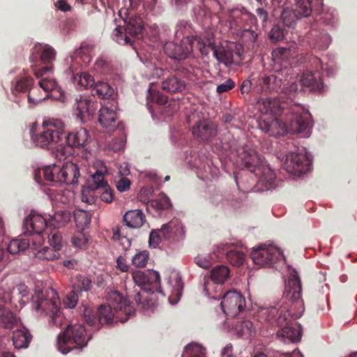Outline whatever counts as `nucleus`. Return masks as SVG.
Here are the masks:
<instances>
[{"label": "nucleus", "instance_id": "393cba45", "mask_svg": "<svg viewBox=\"0 0 357 357\" xmlns=\"http://www.w3.org/2000/svg\"><path fill=\"white\" fill-rule=\"evenodd\" d=\"M129 3V8L137 10L141 15H156L161 13L162 9L157 5V0H144L142 6H140L141 0H128L125 1V6Z\"/></svg>", "mask_w": 357, "mask_h": 357}, {"label": "nucleus", "instance_id": "dca6fc26", "mask_svg": "<svg viewBox=\"0 0 357 357\" xmlns=\"http://www.w3.org/2000/svg\"><path fill=\"white\" fill-rule=\"evenodd\" d=\"M90 135L85 128L70 132L66 137L67 146L63 147L59 153L66 158L73 154V148L85 146L89 142Z\"/></svg>", "mask_w": 357, "mask_h": 357}, {"label": "nucleus", "instance_id": "f704fd0d", "mask_svg": "<svg viewBox=\"0 0 357 357\" xmlns=\"http://www.w3.org/2000/svg\"><path fill=\"white\" fill-rule=\"evenodd\" d=\"M165 239L170 237L172 234H182L183 226L178 219H173L168 223L162 225L161 228L156 229Z\"/></svg>", "mask_w": 357, "mask_h": 357}, {"label": "nucleus", "instance_id": "4468645a", "mask_svg": "<svg viewBox=\"0 0 357 357\" xmlns=\"http://www.w3.org/2000/svg\"><path fill=\"white\" fill-rule=\"evenodd\" d=\"M222 298L221 307L225 314L230 317H236L245 305V298L240 292L236 291H227L223 296L219 294Z\"/></svg>", "mask_w": 357, "mask_h": 357}, {"label": "nucleus", "instance_id": "20e7f679", "mask_svg": "<svg viewBox=\"0 0 357 357\" xmlns=\"http://www.w3.org/2000/svg\"><path fill=\"white\" fill-rule=\"evenodd\" d=\"M32 305L36 311L50 316V324L56 326L61 324L63 318L60 313V301L54 289L36 291L32 296Z\"/></svg>", "mask_w": 357, "mask_h": 357}, {"label": "nucleus", "instance_id": "a19ab883", "mask_svg": "<svg viewBox=\"0 0 357 357\" xmlns=\"http://www.w3.org/2000/svg\"><path fill=\"white\" fill-rule=\"evenodd\" d=\"M31 239L24 237H18L10 241L8 245V251L11 255H17L26 250L29 246Z\"/></svg>", "mask_w": 357, "mask_h": 357}, {"label": "nucleus", "instance_id": "a18cd8bd", "mask_svg": "<svg viewBox=\"0 0 357 357\" xmlns=\"http://www.w3.org/2000/svg\"><path fill=\"white\" fill-rule=\"evenodd\" d=\"M112 37L114 41L120 45H132V36L127 33L123 26H117L114 30Z\"/></svg>", "mask_w": 357, "mask_h": 357}, {"label": "nucleus", "instance_id": "49530a36", "mask_svg": "<svg viewBox=\"0 0 357 357\" xmlns=\"http://www.w3.org/2000/svg\"><path fill=\"white\" fill-rule=\"evenodd\" d=\"M294 9L300 20L309 17L312 11V2L310 0H301L294 2Z\"/></svg>", "mask_w": 357, "mask_h": 357}, {"label": "nucleus", "instance_id": "6e6552de", "mask_svg": "<svg viewBox=\"0 0 357 357\" xmlns=\"http://www.w3.org/2000/svg\"><path fill=\"white\" fill-rule=\"evenodd\" d=\"M44 178L50 182L75 184L77 183L79 171L76 164L66 162L62 167L53 164L43 169Z\"/></svg>", "mask_w": 357, "mask_h": 357}, {"label": "nucleus", "instance_id": "de8ad7c7", "mask_svg": "<svg viewBox=\"0 0 357 357\" xmlns=\"http://www.w3.org/2000/svg\"><path fill=\"white\" fill-rule=\"evenodd\" d=\"M181 357H206L205 349L195 342L186 345Z\"/></svg>", "mask_w": 357, "mask_h": 357}, {"label": "nucleus", "instance_id": "bb28decb", "mask_svg": "<svg viewBox=\"0 0 357 357\" xmlns=\"http://www.w3.org/2000/svg\"><path fill=\"white\" fill-rule=\"evenodd\" d=\"M92 47L89 45L82 44L79 48L76 50L70 57L72 63L70 65L68 70L73 74L75 73L81 66L80 61L85 64L89 63L91 61L90 53Z\"/></svg>", "mask_w": 357, "mask_h": 357}, {"label": "nucleus", "instance_id": "5fc2aeb1", "mask_svg": "<svg viewBox=\"0 0 357 357\" xmlns=\"http://www.w3.org/2000/svg\"><path fill=\"white\" fill-rule=\"evenodd\" d=\"M54 199L64 205H70L75 200V194L72 190H59L54 195Z\"/></svg>", "mask_w": 357, "mask_h": 357}, {"label": "nucleus", "instance_id": "774afa93", "mask_svg": "<svg viewBox=\"0 0 357 357\" xmlns=\"http://www.w3.org/2000/svg\"><path fill=\"white\" fill-rule=\"evenodd\" d=\"M15 300L13 291H10L9 289H6L3 287L0 288V303L5 305L8 303H13Z\"/></svg>", "mask_w": 357, "mask_h": 357}, {"label": "nucleus", "instance_id": "1a4fd4ad", "mask_svg": "<svg viewBox=\"0 0 357 357\" xmlns=\"http://www.w3.org/2000/svg\"><path fill=\"white\" fill-rule=\"evenodd\" d=\"M63 123L58 120L50 119L43 123V131L40 134L32 136V139L37 146L41 148H52L61 139V129Z\"/></svg>", "mask_w": 357, "mask_h": 357}, {"label": "nucleus", "instance_id": "4d7b16f0", "mask_svg": "<svg viewBox=\"0 0 357 357\" xmlns=\"http://www.w3.org/2000/svg\"><path fill=\"white\" fill-rule=\"evenodd\" d=\"M227 261L235 266H241L245 261L244 254L238 250H231L226 253Z\"/></svg>", "mask_w": 357, "mask_h": 357}, {"label": "nucleus", "instance_id": "3c124183", "mask_svg": "<svg viewBox=\"0 0 357 357\" xmlns=\"http://www.w3.org/2000/svg\"><path fill=\"white\" fill-rule=\"evenodd\" d=\"M239 32L245 42L255 43L258 36L257 24H250L248 26H244L243 29L239 30Z\"/></svg>", "mask_w": 357, "mask_h": 357}, {"label": "nucleus", "instance_id": "7ed1b4c3", "mask_svg": "<svg viewBox=\"0 0 357 357\" xmlns=\"http://www.w3.org/2000/svg\"><path fill=\"white\" fill-rule=\"evenodd\" d=\"M109 305H101L98 310V323L101 325L110 324L113 322L114 314L121 312L125 314V318H120L118 316L116 319L121 323L126 322L128 318L134 314L135 309L126 298H124L118 291H112L109 294Z\"/></svg>", "mask_w": 357, "mask_h": 357}, {"label": "nucleus", "instance_id": "052dcab7", "mask_svg": "<svg viewBox=\"0 0 357 357\" xmlns=\"http://www.w3.org/2000/svg\"><path fill=\"white\" fill-rule=\"evenodd\" d=\"M331 38L327 33H322L318 38L315 39L314 47L319 50H324L328 47Z\"/></svg>", "mask_w": 357, "mask_h": 357}, {"label": "nucleus", "instance_id": "0eeeda50", "mask_svg": "<svg viewBox=\"0 0 357 357\" xmlns=\"http://www.w3.org/2000/svg\"><path fill=\"white\" fill-rule=\"evenodd\" d=\"M206 48L204 39L199 36L185 37L179 43L167 42L164 45L165 53L169 57L178 60L188 57L195 49H197L201 54H206Z\"/></svg>", "mask_w": 357, "mask_h": 357}, {"label": "nucleus", "instance_id": "6e6d98bb", "mask_svg": "<svg viewBox=\"0 0 357 357\" xmlns=\"http://www.w3.org/2000/svg\"><path fill=\"white\" fill-rule=\"evenodd\" d=\"M169 284L172 288L173 293L178 296H181L183 284L178 273H173L169 278Z\"/></svg>", "mask_w": 357, "mask_h": 357}, {"label": "nucleus", "instance_id": "c03bdc74", "mask_svg": "<svg viewBox=\"0 0 357 357\" xmlns=\"http://www.w3.org/2000/svg\"><path fill=\"white\" fill-rule=\"evenodd\" d=\"M237 335L244 339L250 337L255 333L253 324L249 320L238 321L235 326Z\"/></svg>", "mask_w": 357, "mask_h": 357}, {"label": "nucleus", "instance_id": "c756f323", "mask_svg": "<svg viewBox=\"0 0 357 357\" xmlns=\"http://www.w3.org/2000/svg\"><path fill=\"white\" fill-rule=\"evenodd\" d=\"M132 275L135 283L141 287L148 284H158L160 280L158 272L153 270H137L133 271Z\"/></svg>", "mask_w": 357, "mask_h": 357}, {"label": "nucleus", "instance_id": "603ef678", "mask_svg": "<svg viewBox=\"0 0 357 357\" xmlns=\"http://www.w3.org/2000/svg\"><path fill=\"white\" fill-rule=\"evenodd\" d=\"M74 218L78 228L84 229L91 222V215L89 212L77 209L74 211Z\"/></svg>", "mask_w": 357, "mask_h": 357}, {"label": "nucleus", "instance_id": "13d9d810", "mask_svg": "<svg viewBox=\"0 0 357 357\" xmlns=\"http://www.w3.org/2000/svg\"><path fill=\"white\" fill-rule=\"evenodd\" d=\"M80 311L84 321L90 326H95L97 319L94 315V310L86 305L82 304Z\"/></svg>", "mask_w": 357, "mask_h": 357}, {"label": "nucleus", "instance_id": "e433bc0d", "mask_svg": "<svg viewBox=\"0 0 357 357\" xmlns=\"http://www.w3.org/2000/svg\"><path fill=\"white\" fill-rule=\"evenodd\" d=\"M126 225L130 228H139L145 221V216L140 210L129 211L123 216Z\"/></svg>", "mask_w": 357, "mask_h": 357}, {"label": "nucleus", "instance_id": "09e8293b", "mask_svg": "<svg viewBox=\"0 0 357 357\" xmlns=\"http://www.w3.org/2000/svg\"><path fill=\"white\" fill-rule=\"evenodd\" d=\"M33 84V79L31 77H26L17 79L14 87L12 88V93L17 96V93H26L29 91Z\"/></svg>", "mask_w": 357, "mask_h": 357}, {"label": "nucleus", "instance_id": "a878e982", "mask_svg": "<svg viewBox=\"0 0 357 357\" xmlns=\"http://www.w3.org/2000/svg\"><path fill=\"white\" fill-rule=\"evenodd\" d=\"M92 47L89 45L82 44L79 48L76 50L70 57L72 63L70 65L68 70L73 74L75 73L81 66L80 61L85 64L89 63L91 61L90 53Z\"/></svg>", "mask_w": 357, "mask_h": 357}, {"label": "nucleus", "instance_id": "58836bf2", "mask_svg": "<svg viewBox=\"0 0 357 357\" xmlns=\"http://www.w3.org/2000/svg\"><path fill=\"white\" fill-rule=\"evenodd\" d=\"M278 336L284 342H296L300 341L301 338V332L299 328H295L287 325L282 328L278 332Z\"/></svg>", "mask_w": 357, "mask_h": 357}, {"label": "nucleus", "instance_id": "f3484780", "mask_svg": "<svg viewBox=\"0 0 357 357\" xmlns=\"http://www.w3.org/2000/svg\"><path fill=\"white\" fill-rule=\"evenodd\" d=\"M236 151L241 165L251 172L255 173L264 162L258 153L248 145L238 148Z\"/></svg>", "mask_w": 357, "mask_h": 357}, {"label": "nucleus", "instance_id": "9d476101", "mask_svg": "<svg viewBox=\"0 0 357 357\" xmlns=\"http://www.w3.org/2000/svg\"><path fill=\"white\" fill-rule=\"evenodd\" d=\"M284 74L281 72H275L273 70L272 73L270 74H261L255 79V83L254 86V93L259 95H266L272 93H278L282 85L285 84L282 83ZM295 82L294 77H291L288 80V83L286 84L287 86H289L291 82Z\"/></svg>", "mask_w": 357, "mask_h": 357}, {"label": "nucleus", "instance_id": "2f4dec72", "mask_svg": "<svg viewBox=\"0 0 357 357\" xmlns=\"http://www.w3.org/2000/svg\"><path fill=\"white\" fill-rule=\"evenodd\" d=\"M124 29L130 36H137L142 33L144 29V23L140 17L136 16L135 15L129 13L128 17L123 19Z\"/></svg>", "mask_w": 357, "mask_h": 357}, {"label": "nucleus", "instance_id": "79ce46f5", "mask_svg": "<svg viewBox=\"0 0 357 357\" xmlns=\"http://www.w3.org/2000/svg\"><path fill=\"white\" fill-rule=\"evenodd\" d=\"M34 51L36 52H40V59L43 63H50L55 59L56 52L48 45H36L34 47Z\"/></svg>", "mask_w": 357, "mask_h": 357}, {"label": "nucleus", "instance_id": "c9c22d12", "mask_svg": "<svg viewBox=\"0 0 357 357\" xmlns=\"http://www.w3.org/2000/svg\"><path fill=\"white\" fill-rule=\"evenodd\" d=\"M31 337H32L29 331L25 328L15 331L12 336V340L15 348H27L31 340Z\"/></svg>", "mask_w": 357, "mask_h": 357}, {"label": "nucleus", "instance_id": "864d4df0", "mask_svg": "<svg viewBox=\"0 0 357 357\" xmlns=\"http://www.w3.org/2000/svg\"><path fill=\"white\" fill-rule=\"evenodd\" d=\"M91 281L86 277L78 275L75 278V282L73 285L74 292H79V294L82 291H87L91 288Z\"/></svg>", "mask_w": 357, "mask_h": 357}, {"label": "nucleus", "instance_id": "7c9ffc66", "mask_svg": "<svg viewBox=\"0 0 357 357\" xmlns=\"http://www.w3.org/2000/svg\"><path fill=\"white\" fill-rule=\"evenodd\" d=\"M186 82L176 75H169L164 78L161 83V88L163 91L170 93H183L186 90Z\"/></svg>", "mask_w": 357, "mask_h": 357}, {"label": "nucleus", "instance_id": "ddd939ff", "mask_svg": "<svg viewBox=\"0 0 357 357\" xmlns=\"http://www.w3.org/2000/svg\"><path fill=\"white\" fill-rule=\"evenodd\" d=\"M230 271L227 266L224 265L217 266L213 268L210 274L211 281H205L204 284V291L205 294L213 299H218L220 295H218L217 287L213 288L214 284L221 285L229 278Z\"/></svg>", "mask_w": 357, "mask_h": 357}, {"label": "nucleus", "instance_id": "aec40b11", "mask_svg": "<svg viewBox=\"0 0 357 357\" xmlns=\"http://www.w3.org/2000/svg\"><path fill=\"white\" fill-rule=\"evenodd\" d=\"M47 225L49 222L46 218L40 214L31 212L24 221L23 232L26 235L40 236Z\"/></svg>", "mask_w": 357, "mask_h": 357}, {"label": "nucleus", "instance_id": "b1692460", "mask_svg": "<svg viewBox=\"0 0 357 357\" xmlns=\"http://www.w3.org/2000/svg\"><path fill=\"white\" fill-rule=\"evenodd\" d=\"M204 44L206 46L207 51L206 54H202V55L207 56L210 51H213V56L215 59L226 66H229L233 63V53L229 50L223 47H217L214 45L212 37L208 36L206 40H204Z\"/></svg>", "mask_w": 357, "mask_h": 357}, {"label": "nucleus", "instance_id": "c85d7f7f", "mask_svg": "<svg viewBox=\"0 0 357 357\" xmlns=\"http://www.w3.org/2000/svg\"><path fill=\"white\" fill-rule=\"evenodd\" d=\"M43 239L41 236H36L35 238L31 239V246L36 250L35 257L40 260L52 261L59 257V253L53 248L47 246L40 248Z\"/></svg>", "mask_w": 357, "mask_h": 357}, {"label": "nucleus", "instance_id": "473e14b6", "mask_svg": "<svg viewBox=\"0 0 357 357\" xmlns=\"http://www.w3.org/2000/svg\"><path fill=\"white\" fill-rule=\"evenodd\" d=\"M172 208L169 198L164 193L160 194L157 199L146 202V210L149 213H158Z\"/></svg>", "mask_w": 357, "mask_h": 357}, {"label": "nucleus", "instance_id": "f257e3e1", "mask_svg": "<svg viewBox=\"0 0 357 357\" xmlns=\"http://www.w3.org/2000/svg\"><path fill=\"white\" fill-rule=\"evenodd\" d=\"M304 312L301 299V284L297 272L292 270L285 286L282 298L276 306L262 308L259 312L261 321L276 323L282 328L289 325V317L298 319Z\"/></svg>", "mask_w": 357, "mask_h": 357}, {"label": "nucleus", "instance_id": "0e129e2a", "mask_svg": "<svg viewBox=\"0 0 357 357\" xmlns=\"http://www.w3.org/2000/svg\"><path fill=\"white\" fill-rule=\"evenodd\" d=\"M71 241L75 247L83 248L86 245L88 238L83 232L77 231L75 233Z\"/></svg>", "mask_w": 357, "mask_h": 357}, {"label": "nucleus", "instance_id": "a211bd4d", "mask_svg": "<svg viewBox=\"0 0 357 357\" xmlns=\"http://www.w3.org/2000/svg\"><path fill=\"white\" fill-rule=\"evenodd\" d=\"M256 17L245 10L244 8H235L231 10L228 18V26L230 29L238 31L244 26L256 24Z\"/></svg>", "mask_w": 357, "mask_h": 357}, {"label": "nucleus", "instance_id": "4c0bfd02", "mask_svg": "<svg viewBox=\"0 0 357 357\" xmlns=\"http://www.w3.org/2000/svg\"><path fill=\"white\" fill-rule=\"evenodd\" d=\"M17 322L18 319L14 313L0 303V326L5 328H12Z\"/></svg>", "mask_w": 357, "mask_h": 357}, {"label": "nucleus", "instance_id": "2eb2a0df", "mask_svg": "<svg viewBox=\"0 0 357 357\" xmlns=\"http://www.w3.org/2000/svg\"><path fill=\"white\" fill-rule=\"evenodd\" d=\"M97 109L96 102L88 97L79 96L75 98L73 112L80 122L86 123L93 119Z\"/></svg>", "mask_w": 357, "mask_h": 357}, {"label": "nucleus", "instance_id": "f8f14e48", "mask_svg": "<svg viewBox=\"0 0 357 357\" xmlns=\"http://www.w3.org/2000/svg\"><path fill=\"white\" fill-rule=\"evenodd\" d=\"M251 257L256 265L264 266H271L284 257L281 250L275 245L264 244L254 248Z\"/></svg>", "mask_w": 357, "mask_h": 357}, {"label": "nucleus", "instance_id": "4be33fe9", "mask_svg": "<svg viewBox=\"0 0 357 357\" xmlns=\"http://www.w3.org/2000/svg\"><path fill=\"white\" fill-rule=\"evenodd\" d=\"M193 136L200 141L211 140L217 134V126L212 121L204 119L197 121L192 128Z\"/></svg>", "mask_w": 357, "mask_h": 357}, {"label": "nucleus", "instance_id": "37998d69", "mask_svg": "<svg viewBox=\"0 0 357 357\" xmlns=\"http://www.w3.org/2000/svg\"><path fill=\"white\" fill-rule=\"evenodd\" d=\"M91 92L93 96L103 99H109L114 95V91L107 83L99 82L95 84Z\"/></svg>", "mask_w": 357, "mask_h": 357}, {"label": "nucleus", "instance_id": "680f3d73", "mask_svg": "<svg viewBox=\"0 0 357 357\" xmlns=\"http://www.w3.org/2000/svg\"><path fill=\"white\" fill-rule=\"evenodd\" d=\"M149 258V253L147 251H142L137 253L132 259L133 265L137 267L145 266Z\"/></svg>", "mask_w": 357, "mask_h": 357}, {"label": "nucleus", "instance_id": "ea45409f", "mask_svg": "<svg viewBox=\"0 0 357 357\" xmlns=\"http://www.w3.org/2000/svg\"><path fill=\"white\" fill-rule=\"evenodd\" d=\"M71 220V214L68 211L55 212L48 220L49 226L59 228L66 226Z\"/></svg>", "mask_w": 357, "mask_h": 357}, {"label": "nucleus", "instance_id": "6ab92c4d", "mask_svg": "<svg viewBox=\"0 0 357 357\" xmlns=\"http://www.w3.org/2000/svg\"><path fill=\"white\" fill-rule=\"evenodd\" d=\"M280 3H272L274 11L280 12V22L289 28L295 27L297 22L300 20L294 10L290 0H279Z\"/></svg>", "mask_w": 357, "mask_h": 357}, {"label": "nucleus", "instance_id": "f03ea898", "mask_svg": "<svg viewBox=\"0 0 357 357\" xmlns=\"http://www.w3.org/2000/svg\"><path fill=\"white\" fill-rule=\"evenodd\" d=\"M291 114H287L285 121L282 123L275 117H268L259 123L261 130L271 136L284 135L287 132L300 133L310 126L309 114L301 105L291 107Z\"/></svg>", "mask_w": 357, "mask_h": 357}, {"label": "nucleus", "instance_id": "cd10ccee", "mask_svg": "<svg viewBox=\"0 0 357 357\" xmlns=\"http://www.w3.org/2000/svg\"><path fill=\"white\" fill-rule=\"evenodd\" d=\"M255 174L259 178L258 183L264 186L265 190H271L275 187V174L265 161L257 169Z\"/></svg>", "mask_w": 357, "mask_h": 357}, {"label": "nucleus", "instance_id": "412c9836", "mask_svg": "<svg viewBox=\"0 0 357 357\" xmlns=\"http://www.w3.org/2000/svg\"><path fill=\"white\" fill-rule=\"evenodd\" d=\"M313 63L316 66V70L304 73L301 82L304 86L309 87L311 91H321L323 83L319 69H323V64L318 58L314 59Z\"/></svg>", "mask_w": 357, "mask_h": 357}, {"label": "nucleus", "instance_id": "9b49d317", "mask_svg": "<svg viewBox=\"0 0 357 357\" xmlns=\"http://www.w3.org/2000/svg\"><path fill=\"white\" fill-rule=\"evenodd\" d=\"M311 163V155L307 152L305 148L302 147L286 155L283 167L288 173L299 176L310 169Z\"/></svg>", "mask_w": 357, "mask_h": 357}, {"label": "nucleus", "instance_id": "8fccbe9b", "mask_svg": "<svg viewBox=\"0 0 357 357\" xmlns=\"http://www.w3.org/2000/svg\"><path fill=\"white\" fill-rule=\"evenodd\" d=\"M70 73L73 75V79L75 82L84 89L93 88L95 85L93 77L86 73H82L80 75L77 73L76 75L73 74L70 71Z\"/></svg>", "mask_w": 357, "mask_h": 357}, {"label": "nucleus", "instance_id": "bf43d9fd", "mask_svg": "<svg viewBox=\"0 0 357 357\" xmlns=\"http://www.w3.org/2000/svg\"><path fill=\"white\" fill-rule=\"evenodd\" d=\"M50 245L58 252L63 246V238L61 234L57 231H52L48 236Z\"/></svg>", "mask_w": 357, "mask_h": 357}, {"label": "nucleus", "instance_id": "72a5a7b5", "mask_svg": "<svg viewBox=\"0 0 357 357\" xmlns=\"http://www.w3.org/2000/svg\"><path fill=\"white\" fill-rule=\"evenodd\" d=\"M116 117L114 109L105 106L102 107L99 111L98 121L104 128H114Z\"/></svg>", "mask_w": 357, "mask_h": 357}, {"label": "nucleus", "instance_id": "423d86ee", "mask_svg": "<svg viewBox=\"0 0 357 357\" xmlns=\"http://www.w3.org/2000/svg\"><path fill=\"white\" fill-rule=\"evenodd\" d=\"M91 338V335L87 334L83 325H70L58 337L57 347L62 354H66L75 349H82Z\"/></svg>", "mask_w": 357, "mask_h": 357}, {"label": "nucleus", "instance_id": "338daca9", "mask_svg": "<svg viewBox=\"0 0 357 357\" xmlns=\"http://www.w3.org/2000/svg\"><path fill=\"white\" fill-rule=\"evenodd\" d=\"M39 85L45 92L48 93L56 89L57 83L52 78L43 77L39 82Z\"/></svg>", "mask_w": 357, "mask_h": 357}, {"label": "nucleus", "instance_id": "39448f33", "mask_svg": "<svg viewBox=\"0 0 357 357\" xmlns=\"http://www.w3.org/2000/svg\"><path fill=\"white\" fill-rule=\"evenodd\" d=\"M289 86H284L282 93L288 96L287 101H282L280 98H266L258 100V109L261 114H271L274 116L281 114L284 111L287 110V114H291V107L294 105H298L294 102L298 90V84L295 82H290Z\"/></svg>", "mask_w": 357, "mask_h": 357}, {"label": "nucleus", "instance_id": "5701e85b", "mask_svg": "<svg viewBox=\"0 0 357 357\" xmlns=\"http://www.w3.org/2000/svg\"><path fill=\"white\" fill-rule=\"evenodd\" d=\"M291 56V50L287 47H278L272 52L273 70L288 75V59Z\"/></svg>", "mask_w": 357, "mask_h": 357}, {"label": "nucleus", "instance_id": "69168bd1", "mask_svg": "<svg viewBox=\"0 0 357 357\" xmlns=\"http://www.w3.org/2000/svg\"><path fill=\"white\" fill-rule=\"evenodd\" d=\"M105 173L95 172L92 175L93 187L95 189L102 188L107 185V181L104 178Z\"/></svg>", "mask_w": 357, "mask_h": 357}, {"label": "nucleus", "instance_id": "e2e57ef3", "mask_svg": "<svg viewBox=\"0 0 357 357\" xmlns=\"http://www.w3.org/2000/svg\"><path fill=\"white\" fill-rule=\"evenodd\" d=\"M147 99L151 102H155L160 105L166 102V98L164 96H162L159 91L153 89L151 86H150L148 90Z\"/></svg>", "mask_w": 357, "mask_h": 357}]
</instances>
